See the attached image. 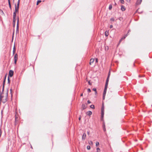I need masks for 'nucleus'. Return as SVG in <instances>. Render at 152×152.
I'll list each match as a JSON object with an SVG mask.
<instances>
[{"mask_svg":"<svg viewBox=\"0 0 152 152\" xmlns=\"http://www.w3.org/2000/svg\"><path fill=\"white\" fill-rule=\"evenodd\" d=\"M90 107L91 108L94 109V105H91Z\"/></svg>","mask_w":152,"mask_h":152,"instance_id":"23","label":"nucleus"},{"mask_svg":"<svg viewBox=\"0 0 152 152\" xmlns=\"http://www.w3.org/2000/svg\"><path fill=\"white\" fill-rule=\"evenodd\" d=\"M116 4H116L115 3V5H116Z\"/></svg>","mask_w":152,"mask_h":152,"instance_id":"48","label":"nucleus"},{"mask_svg":"<svg viewBox=\"0 0 152 152\" xmlns=\"http://www.w3.org/2000/svg\"><path fill=\"white\" fill-rule=\"evenodd\" d=\"M9 7H10V9H11V4H10H10H9Z\"/></svg>","mask_w":152,"mask_h":152,"instance_id":"37","label":"nucleus"},{"mask_svg":"<svg viewBox=\"0 0 152 152\" xmlns=\"http://www.w3.org/2000/svg\"><path fill=\"white\" fill-rule=\"evenodd\" d=\"M19 21V19L18 17L17 19V30H18V23Z\"/></svg>","mask_w":152,"mask_h":152,"instance_id":"15","label":"nucleus"},{"mask_svg":"<svg viewBox=\"0 0 152 152\" xmlns=\"http://www.w3.org/2000/svg\"><path fill=\"white\" fill-rule=\"evenodd\" d=\"M86 105L84 104H83L82 105V107L83 109H84L86 108Z\"/></svg>","mask_w":152,"mask_h":152,"instance_id":"16","label":"nucleus"},{"mask_svg":"<svg viewBox=\"0 0 152 152\" xmlns=\"http://www.w3.org/2000/svg\"><path fill=\"white\" fill-rule=\"evenodd\" d=\"M2 134V131L1 129L0 128V137H1Z\"/></svg>","mask_w":152,"mask_h":152,"instance_id":"28","label":"nucleus"},{"mask_svg":"<svg viewBox=\"0 0 152 152\" xmlns=\"http://www.w3.org/2000/svg\"><path fill=\"white\" fill-rule=\"evenodd\" d=\"M120 2L122 4H124V0H120Z\"/></svg>","mask_w":152,"mask_h":152,"instance_id":"26","label":"nucleus"},{"mask_svg":"<svg viewBox=\"0 0 152 152\" xmlns=\"http://www.w3.org/2000/svg\"><path fill=\"white\" fill-rule=\"evenodd\" d=\"M105 96V95H104V94H103V99H104Z\"/></svg>","mask_w":152,"mask_h":152,"instance_id":"35","label":"nucleus"},{"mask_svg":"<svg viewBox=\"0 0 152 152\" xmlns=\"http://www.w3.org/2000/svg\"><path fill=\"white\" fill-rule=\"evenodd\" d=\"M109 77H107V79L105 85V86H108V82H109Z\"/></svg>","mask_w":152,"mask_h":152,"instance_id":"9","label":"nucleus"},{"mask_svg":"<svg viewBox=\"0 0 152 152\" xmlns=\"http://www.w3.org/2000/svg\"><path fill=\"white\" fill-rule=\"evenodd\" d=\"M13 74V72L12 70H10L9 71V76H10V77H12Z\"/></svg>","mask_w":152,"mask_h":152,"instance_id":"5","label":"nucleus"},{"mask_svg":"<svg viewBox=\"0 0 152 152\" xmlns=\"http://www.w3.org/2000/svg\"><path fill=\"white\" fill-rule=\"evenodd\" d=\"M8 83H9L10 82V81L9 77V76L8 77Z\"/></svg>","mask_w":152,"mask_h":152,"instance_id":"31","label":"nucleus"},{"mask_svg":"<svg viewBox=\"0 0 152 152\" xmlns=\"http://www.w3.org/2000/svg\"><path fill=\"white\" fill-rule=\"evenodd\" d=\"M86 114L90 116L92 114V112L91 111H88L87 112Z\"/></svg>","mask_w":152,"mask_h":152,"instance_id":"13","label":"nucleus"},{"mask_svg":"<svg viewBox=\"0 0 152 152\" xmlns=\"http://www.w3.org/2000/svg\"><path fill=\"white\" fill-rule=\"evenodd\" d=\"M10 91H11H11H12V89H10Z\"/></svg>","mask_w":152,"mask_h":152,"instance_id":"50","label":"nucleus"},{"mask_svg":"<svg viewBox=\"0 0 152 152\" xmlns=\"http://www.w3.org/2000/svg\"><path fill=\"white\" fill-rule=\"evenodd\" d=\"M2 93L0 91V102L5 103L7 101L8 93L7 92L4 96H2Z\"/></svg>","mask_w":152,"mask_h":152,"instance_id":"1","label":"nucleus"},{"mask_svg":"<svg viewBox=\"0 0 152 152\" xmlns=\"http://www.w3.org/2000/svg\"><path fill=\"white\" fill-rule=\"evenodd\" d=\"M100 150V149L99 148H97V152H98Z\"/></svg>","mask_w":152,"mask_h":152,"instance_id":"34","label":"nucleus"},{"mask_svg":"<svg viewBox=\"0 0 152 152\" xmlns=\"http://www.w3.org/2000/svg\"><path fill=\"white\" fill-rule=\"evenodd\" d=\"M93 90L94 91H95V94H97L96 88H93Z\"/></svg>","mask_w":152,"mask_h":152,"instance_id":"21","label":"nucleus"},{"mask_svg":"<svg viewBox=\"0 0 152 152\" xmlns=\"http://www.w3.org/2000/svg\"><path fill=\"white\" fill-rule=\"evenodd\" d=\"M142 1V0H137L136 2V4L137 5L140 4L141 3Z\"/></svg>","mask_w":152,"mask_h":152,"instance_id":"11","label":"nucleus"},{"mask_svg":"<svg viewBox=\"0 0 152 152\" xmlns=\"http://www.w3.org/2000/svg\"><path fill=\"white\" fill-rule=\"evenodd\" d=\"M112 5H110L109 6V10H111L112 8Z\"/></svg>","mask_w":152,"mask_h":152,"instance_id":"20","label":"nucleus"},{"mask_svg":"<svg viewBox=\"0 0 152 152\" xmlns=\"http://www.w3.org/2000/svg\"><path fill=\"white\" fill-rule=\"evenodd\" d=\"M94 59L93 58H91L90 60V62L89 64L90 65H91V64L93 63L94 61Z\"/></svg>","mask_w":152,"mask_h":152,"instance_id":"12","label":"nucleus"},{"mask_svg":"<svg viewBox=\"0 0 152 152\" xmlns=\"http://www.w3.org/2000/svg\"><path fill=\"white\" fill-rule=\"evenodd\" d=\"M89 144L90 145H93V142L91 141H90L89 142Z\"/></svg>","mask_w":152,"mask_h":152,"instance_id":"24","label":"nucleus"},{"mask_svg":"<svg viewBox=\"0 0 152 152\" xmlns=\"http://www.w3.org/2000/svg\"><path fill=\"white\" fill-rule=\"evenodd\" d=\"M95 61L96 62H98V59L97 58H96Z\"/></svg>","mask_w":152,"mask_h":152,"instance_id":"38","label":"nucleus"},{"mask_svg":"<svg viewBox=\"0 0 152 152\" xmlns=\"http://www.w3.org/2000/svg\"><path fill=\"white\" fill-rule=\"evenodd\" d=\"M88 92H91V90L90 88L88 89Z\"/></svg>","mask_w":152,"mask_h":152,"instance_id":"29","label":"nucleus"},{"mask_svg":"<svg viewBox=\"0 0 152 152\" xmlns=\"http://www.w3.org/2000/svg\"><path fill=\"white\" fill-rule=\"evenodd\" d=\"M87 148L88 150H90L91 148L90 146H87Z\"/></svg>","mask_w":152,"mask_h":152,"instance_id":"25","label":"nucleus"},{"mask_svg":"<svg viewBox=\"0 0 152 152\" xmlns=\"http://www.w3.org/2000/svg\"><path fill=\"white\" fill-rule=\"evenodd\" d=\"M41 2V0H38L37 1V5H38L39 4L40 2Z\"/></svg>","mask_w":152,"mask_h":152,"instance_id":"22","label":"nucleus"},{"mask_svg":"<svg viewBox=\"0 0 152 152\" xmlns=\"http://www.w3.org/2000/svg\"><path fill=\"white\" fill-rule=\"evenodd\" d=\"M20 0H18L17 5H16V7H19V4H20Z\"/></svg>","mask_w":152,"mask_h":152,"instance_id":"17","label":"nucleus"},{"mask_svg":"<svg viewBox=\"0 0 152 152\" xmlns=\"http://www.w3.org/2000/svg\"><path fill=\"white\" fill-rule=\"evenodd\" d=\"M110 72H109V73H108V77H110Z\"/></svg>","mask_w":152,"mask_h":152,"instance_id":"33","label":"nucleus"},{"mask_svg":"<svg viewBox=\"0 0 152 152\" xmlns=\"http://www.w3.org/2000/svg\"><path fill=\"white\" fill-rule=\"evenodd\" d=\"M83 95V94H82L81 95H80V96H82Z\"/></svg>","mask_w":152,"mask_h":152,"instance_id":"46","label":"nucleus"},{"mask_svg":"<svg viewBox=\"0 0 152 152\" xmlns=\"http://www.w3.org/2000/svg\"><path fill=\"white\" fill-rule=\"evenodd\" d=\"M15 21H16V19H15V14H14V15L13 16V26L14 27L15 26Z\"/></svg>","mask_w":152,"mask_h":152,"instance_id":"3","label":"nucleus"},{"mask_svg":"<svg viewBox=\"0 0 152 152\" xmlns=\"http://www.w3.org/2000/svg\"><path fill=\"white\" fill-rule=\"evenodd\" d=\"M86 135L85 133H84L83 134V135L82 136V139L83 140H85L86 139Z\"/></svg>","mask_w":152,"mask_h":152,"instance_id":"8","label":"nucleus"},{"mask_svg":"<svg viewBox=\"0 0 152 152\" xmlns=\"http://www.w3.org/2000/svg\"><path fill=\"white\" fill-rule=\"evenodd\" d=\"M121 10L122 11H124L126 9L124 6L122 5L121 6Z\"/></svg>","mask_w":152,"mask_h":152,"instance_id":"14","label":"nucleus"},{"mask_svg":"<svg viewBox=\"0 0 152 152\" xmlns=\"http://www.w3.org/2000/svg\"><path fill=\"white\" fill-rule=\"evenodd\" d=\"M19 7H16V4L15 5V11L13 13V16L14 15V14H15V17L16 16V13L18 12Z\"/></svg>","mask_w":152,"mask_h":152,"instance_id":"2","label":"nucleus"},{"mask_svg":"<svg viewBox=\"0 0 152 152\" xmlns=\"http://www.w3.org/2000/svg\"><path fill=\"white\" fill-rule=\"evenodd\" d=\"M4 85H3V89H2V92H3V91H4Z\"/></svg>","mask_w":152,"mask_h":152,"instance_id":"43","label":"nucleus"},{"mask_svg":"<svg viewBox=\"0 0 152 152\" xmlns=\"http://www.w3.org/2000/svg\"><path fill=\"white\" fill-rule=\"evenodd\" d=\"M81 118V117H79V120H80Z\"/></svg>","mask_w":152,"mask_h":152,"instance_id":"44","label":"nucleus"},{"mask_svg":"<svg viewBox=\"0 0 152 152\" xmlns=\"http://www.w3.org/2000/svg\"><path fill=\"white\" fill-rule=\"evenodd\" d=\"M87 134L88 135H89V131L87 132Z\"/></svg>","mask_w":152,"mask_h":152,"instance_id":"41","label":"nucleus"},{"mask_svg":"<svg viewBox=\"0 0 152 152\" xmlns=\"http://www.w3.org/2000/svg\"><path fill=\"white\" fill-rule=\"evenodd\" d=\"M127 34H126L120 40L119 42V44L120 43V42L122 41L123 39H124L127 36Z\"/></svg>","mask_w":152,"mask_h":152,"instance_id":"4","label":"nucleus"},{"mask_svg":"<svg viewBox=\"0 0 152 152\" xmlns=\"http://www.w3.org/2000/svg\"><path fill=\"white\" fill-rule=\"evenodd\" d=\"M110 20L111 21H114L115 20V19L113 18H112L110 19Z\"/></svg>","mask_w":152,"mask_h":152,"instance_id":"27","label":"nucleus"},{"mask_svg":"<svg viewBox=\"0 0 152 152\" xmlns=\"http://www.w3.org/2000/svg\"><path fill=\"white\" fill-rule=\"evenodd\" d=\"M110 28H112L113 27V26L112 25H110Z\"/></svg>","mask_w":152,"mask_h":152,"instance_id":"39","label":"nucleus"},{"mask_svg":"<svg viewBox=\"0 0 152 152\" xmlns=\"http://www.w3.org/2000/svg\"><path fill=\"white\" fill-rule=\"evenodd\" d=\"M88 83L89 85H91V84L90 83V81H89L88 82Z\"/></svg>","mask_w":152,"mask_h":152,"instance_id":"40","label":"nucleus"},{"mask_svg":"<svg viewBox=\"0 0 152 152\" xmlns=\"http://www.w3.org/2000/svg\"><path fill=\"white\" fill-rule=\"evenodd\" d=\"M103 129L104 131V132H105L106 130V128H105V126L104 124V125L103 126Z\"/></svg>","mask_w":152,"mask_h":152,"instance_id":"19","label":"nucleus"},{"mask_svg":"<svg viewBox=\"0 0 152 152\" xmlns=\"http://www.w3.org/2000/svg\"><path fill=\"white\" fill-rule=\"evenodd\" d=\"M105 35L106 37H107V36H108V32L107 31H106L105 32Z\"/></svg>","mask_w":152,"mask_h":152,"instance_id":"18","label":"nucleus"},{"mask_svg":"<svg viewBox=\"0 0 152 152\" xmlns=\"http://www.w3.org/2000/svg\"><path fill=\"white\" fill-rule=\"evenodd\" d=\"M87 102H88V104H90V103H91V102L89 100H88V101Z\"/></svg>","mask_w":152,"mask_h":152,"instance_id":"36","label":"nucleus"},{"mask_svg":"<svg viewBox=\"0 0 152 152\" xmlns=\"http://www.w3.org/2000/svg\"><path fill=\"white\" fill-rule=\"evenodd\" d=\"M6 76H5V79H6ZM5 80H4V82H5Z\"/></svg>","mask_w":152,"mask_h":152,"instance_id":"47","label":"nucleus"},{"mask_svg":"<svg viewBox=\"0 0 152 152\" xmlns=\"http://www.w3.org/2000/svg\"><path fill=\"white\" fill-rule=\"evenodd\" d=\"M127 2H129L130 1V0H126Z\"/></svg>","mask_w":152,"mask_h":152,"instance_id":"45","label":"nucleus"},{"mask_svg":"<svg viewBox=\"0 0 152 152\" xmlns=\"http://www.w3.org/2000/svg\"><path fill=\"white\" fill-rule=\"evenodd\" d=\"M107 88V86H105V88H104V93H103V94H104V95H105V94H106Z\"/></svg>","mask_w":152,"mask_h":152,"instance_id":"7","label":"nucleus"},{"mask_svg":"<svg viewBox=\"0 0 152 152\" xmlns=\"http://www.w3.org/2000/svg\"><path fill=\"white\" fill-rule=\"evenodd\" d=\"M8 4H10V0H8Z\"/></svg>","mask_w":152,"mask_h":152,"instance_id":"42","label":"nucleus"},{"mask_svg":"<svg viewBox=\"0 0 152 152\" xmlns=\"http://www.w3.org/2000/svg\"><path fill=\"white\" fill-rule=\"evenodd\" d=\"M15 58V64H16V61H17L18 59V55L17 54H16L15 56L14 57Z\"/></svg>","mask_w":152,"mask_h":152,"instance_id":"6","label":"nucleus"},{"mask_svg":"<svg viewBox=\"0 0 152 152\" xmlns=\"http://www.w3.org/2000/svg\"><path fill=\"white\" fill-rule=\"evenodd\" d=\"M101 111H102V114H101L102 116L103 117V115H104V107L103 106L102 107Z\"/></svg>","mask_w":152,"mask_h":152,"instance_id":"10","label":"nucleus"},{"mask_svg":"<svg viewBox=\"0 0 152 152\" xmlns=\"http://www.w3.org/2000/svg\"><path fill=\"white\" fill-rule=\"evenodd\" d=\"M107 50L108 49V47H107Z\"/></svg>","mask_w":152,"mask_h":152,"instance_id":"49","label":"nucleus"},{"mask_svg":"<svg viewBox=\"0 0 152 152\" xmlns=\"http://www.w3.org/2000/svg\"><path fill=\"white\" fill-rule=\"evenodd\" d=\"M15 48H14V50H13V54L15 53Z\"/></svg>","mask_w":152,"mask_h":152,"instance_id":"32","label":"nucleus"},{"mask_svg":"<svg viewBox=\"0 0 152 152\" xmlns=\"http://www.w3.org/2000/svg\"><path fill=\"white\" fill-rule=\"evenodd\" d=\"M96 145L97 146L99 145V142H96Z\"/></svg>","mask_w":152,"mask_h":152,"instance_id":"30","label":"nucleus"}]
</instances>
